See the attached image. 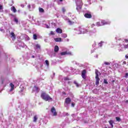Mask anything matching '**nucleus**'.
<instances>
[{
	"mask_svg": "<svg viewBox=\"0 0 128 128\" xmlns=\"http://www.w3.org/2000/svg\"><path fill=\"white\" fill-rule=\"evenodd\" d=\"M44 27L46 28H50V26L49 25H48L46 24H44Z\"/></svg>",
	"mask_w": 128,
	"mask_h": 128,
	"instance_id": "obj_35",
	"label": "nucleus"
},
{
	"mask_svg": "<svg viewBox=\"0 0 128 128\" xmlns=\"http://www.w3.org/2000/svg\"><path fill=\"white\" fill-rule=\"evenodd\" d=\"M60 2H62V0H60Z\"/></svg>",
	"mask_w": 128,
	"mask_h": 128,
	"instance_id": "obj_56",
	"label": "nucleus"
},
{
	"mask_svg": "<svg viewBox=\"0 0 128 128\" xmlns=\"http://www.w3.org/2000/svg\"><path fill=\"white\" fill-rule=\"evenodd\" d=\"M33 38L34 40H38V36H36V34H34L33 35Z\"/></svg>",
	"mask_w": 128,
	"mask_h": 128,
	"instance_id": "obj_30",
	"label": "nucleus"
},
{
	"mask_svg": "<svg viewBox=\"0 0 128 128\" xmlns=\"http://www.w3.org/2000/svg\"><path fill=\"white\" fill-rule=\"evenodd\" d=\"M28 40H30V38L28 37Z\"/></svg>",
	"mask_w": 128,
	"mask_h": 128,
	"instance_id": "obj_54",
	"label": "nucleus"
},
{
	"mask_svg": "<svg viewBox=\"0 0 128 128\" xmlns=\"http://www.w3.org/2000/svg\"><path fill=\"white\" fill-rule=\"evenodd\" d=\"M115 38L117 42H119V47L118 49L119 52H124V50L128 48V40H125L124 42L122 38H120L118 36H116Z\"/></svg>",
	"mask_w": 128,
	"mask_h": 128,
	"instance_id": "obj_1",
	"label": "nucleus"
},
{
	"mask_svg": "<svg viewBox=\"0 0 128 128\" xmlns=\"http://www.w3.org/2000/svg\"><path fill=\"white\" fill-rule=\"evenodd\" d=\"M104 84H108V80L106 79L104 80Z\"/></svg>",
	"mask_w": 128,
	"mask_h": 128,
	"instance_id": "obj_39",
	"label": "nucleus"
},
{
	"mask_svg": "<svg viewBox=\"0 0 128 128\" xmlns=\"http://www.w3.org/2000/svg\"><path fill=\"white\" fill-rule=\"evenodd\" d=\"M95 74H96V86H98L100 84V78H98V76H100V72L98 70H95Z\"/></svg>",
	"mask_w": 128,
	"mask_h": 128,
	"instance_id": "obj_5",
	"label": "nucleus"
},
{
	"mask_svg": "<svg viewBox=\"0 0 128 128\" xmlns=\"http://www.w3.org/2000/svg\"><path fill=\"white\" fill-rule=\"evenodd\" d=\"M55 74H55L54 73L53 74L54 76Z\"/></svg>",
	"mask_w": 128,
	"mask_h": 128,
	"instance_id": "obj_52",
	"label": "nucleus"
},
{
	"mask_svg": "<svg viewBox=\"0 0 128 128\" xmlns=\"http://www.w3.org/2000/svg\"><path fill=\"white\" fill-rule=\"evenodd\" d=\"M68 37V35L66 34H62V38H66Z\"/></svg>",
	"mask_w": 128,
	"mask_h": 128,
	"instance_id": "obj_29",
	"label": "nucleus"
},
{
	"mask_svg": "<svg viewBox=\"0 0 128 128\" xmlns=\"http://www.w3.org/2000/svg\"><path fill=\"white\" fill-rule=\"evenodd\" d=\"M76 10L78 12H80V10H82V5L84 4L82 1V0H76Z\"/></svg>",
	"mask_w": 128,
	"mask_h": 128,
	"instance_id": "obj_3",
	"label": "nucleus"
},
{
	"mask_svg": "<svg viewBox=\"0 0 128 128\" xmlns=\"http://www.w3.org/2000/svg\"><path fill=\"white\" fill-rule=\"evenodd\" d=\"M33 90L34 92H39L40 89H38V88L36 87V86H34L33 88Z\"/></svg>",
	"mask_w": 128,
	"mask_h": 128,
	"instance_id": "obj_23",
	"label": "nucleus"
},
{
	"mask_svg": "<svg viewBox=\"0 0 128 128\" xmlns=\"http://www.w3.org/2000/svg\"><path fill=\"white\" fill-rule=\"evenodd\" d=\"M44 9L42 8H39V12H44Z\"/></svg>",
	"mask_w": 128,
	"mask_h": 128,
	"instance_id": "obj_34",
	"label": "nucleus"
},
{
	"mask_svg": "<svg viewBox=\"0 0 128 128\" xmlns=\"http://www.w3.org/2000/svg\"><path fill=\"white\" fill-rule=\"evenodd\" d=\"M38 116H34L33 119V122H36V120H38Z\"/></svg>",
	"mask_w": 128,
	"mask_h": 128,
	"instance_id": "obj_25",
	"label": "nucleus"
},
{
	"mask_svg": "<svg viewBox=\"0 0 128 128\" xmlns=\"http://www.w3.org/2000/svg\"><path fill=\"white\" fill-rule=\"evenodd\" d=\"M62 12L64 13L66 12V8H62Z\"/></svg>",
	"mask_w": 128,
	"mask_h": 128,
	"instance_id": "obj_42",
	"label": "nucleus"
},
{
	"mask_svg": "<svg viewBox=\"0 0 128 128\" xmlns=\"http://www.w3.org/2000/svg\"><path fill=\"white\" fill-rule=\"evenodd\" d=\"M72 106L74 108V104L72 103Z\"/></svg>",
	"mask_w": 128,
	"mask_h": 128,
	"instance_id": "obj_47",
	"label": "nucleus"
},
{
	"mask_svg": "<svg viewBox=\"0 0 128 128\" xmlns=\"http://www.w3.org/2000/svg\"><path fill=\"white\" fill-rule=\"evenodd\" d=\"M10 38H12V40H16V34H14V32H10Z\"/></svg>",
	"mask_w": 128,
	"mask_h": 128,
	"instance_id": "obj_12",
	"label": "nucleus"
},
{
	"mask_svg": "<svg viewBox=\"0 0 128 128\" xmlns=\"http://www.w3.org/2000/svg\"><path fill=\"white\" fill-rule=\"evenodd\" d=\"M58 50H60V48H58V46H54V52H58Z\"/></svg>",
	"mask_w": 128,
	"mask_h": 128,
	"instance_id": "obj_24",
	"label": "nucleus"
},
{
	"mask_svg": "<svg viewBox=\"0 0 128 128\" xmlns=\"http://www.w3.org/2000/svg\"><path fill=\"white\" fill-rule=\"evenodd\" d=\"M86 70H83L82 74V78H86Z\"/></svg>",
	"mask_w": 128,
	"mask_h": 128,
	"instance_id": "obj_18",
	"label": "nucleus"
},
{
	"mask_svg": "<svg viewBox=\"0 0 128 128\" xmlns=\"http://www.w3.org/2000/svg\"><path fill=\"white\" fill-rule=\"evenodd\" d=\"M50 112H51V114H52L53 116H58V112H56V108H54V107H52L51 108Z\"/></svg>",
	"mask_w": 128,
	"mask_h": 128,
	"instance_id": "obj_8",
	"label": "nucleus"
},
{
	"mask_svg": "<svg viewBox=\"0 0 128 128\" xmlns=\"http://www.w3.org/2000/svg\"><path fill=\"white\" fill-rule=\"evenodd\" d=\"M104 44V42L101 41L100 42L98 43V45L97 46L96 43L94 42L92 45V48L94 50H96V48H102Z\"/></svg>",
	"mask_w": 128,
	"mask_h": 128,
	"instance_id": "obj_6",
	"label": "nucleus"
},
{
	"mask_svg": "<svg viewBox=\"0 0 128 128\" xmlns=\"http://www.w3.org/2000/svg\"><path fill=\"white\" fill-rule=\"evenodd\" d=\"M72 101V100H70V98H66V100H65V104H64V106H68V104H69L70 103V102Z\"/></svg>",
	"mask_w": 128,
	"mask_h": 128,
	"instance_id": "obj_13",
	"label": "nucleus"
},
{
	"mask_svg": "<svg viewBox=\"0 0 128 128\" xmlns=\"http://www.w3.org/2000/svg\"><path fill=\"white\" fill-rule=\"evenodd\" d=\"M0 32H4V28H0Z\"/></svg>",
	"mask_w": 128,
	"mask_h": 128,
	"instance_id": "obj_40",
	"label": "nucleus"
},
{
	"mask_svg": "<svg viewBox=\"0 0 128 128\" xmlns=\"http://www.w3.org/2000/svg\"><path fill=\"white\" fill-rule=\"evenodd\" d=\"M116 120L118 122H120V118L118 117H116Z\"/></svg>",
	"mask_w": 128,
	"mask_h": 128,
	"instance_id": "obj_38",
	"label": "nucleus"
},
{
	"mask_svg": "<svg viewBox=\"0 0 128 128\" xmlns=\"http://www.w3.org/2000/svg\"><path fill=\"white\" fill-rule=\"evenodd\" d=\"M14 22H16V24H18V18H14Z\"/></svg>",
	"mask_w": 128,
	"mask_h": 128,
	"instance_id": "obj_31",
	"label": "nucleus"
},
{
	"mask_svg": "<svg viewBox=\"0 0 128 128\" xmlns=\"http://www.w3.org/2000/svg\"><path fill=\"white\" fill-rule=\"evenodd\" d=\"M0 12H4V6L0 4Z\"/></svg>",
	"mask_w": 128,
	"mask_h": 128,
	"instance_id": "obj_26",
	"label": "nucleus"
},
{
	"mask_svg": "<svg viewBox=\"0 0 128 128\" xmlns=\"http://www.w3.org/2000/svg\"><path fill=\"white\" fill-rule=\"evenodd\" d=\"M74 31L75 34H82V32L80 31V26H79L78 28H74Z\"/></svg>",
	"mask_w": 128,
	"mask_h": 128,
	"instance_id": "obj_9",
	"label": "nucleus"
},
{
	"mask_svg": "<svg viewBox=\"0 0 128 128\" xmlns=\"http://www.w3.org/2000/svg\"><path fill=\"white\" fill-rule=\"evenodd\" d=\"M64 80L65 82H66V80H70V78L68 77H64Z\"/></svg>",
	"mask_w": 128,
	"mask_h": 128,
	"instance_id": "obj_33",
	"label": "nucleus"
},
{
	"mask_svg": "<svg viewBox=\"0 0 128 128\" xmlns=\"http://www.w3.org/2000/svg\"><path fill=\"white\" fill-rule=\"evenodd\" d=\"M63 18L65 20H66L70 24H74V22H72L70 19H68V17H66V16H64L63 17Z\"/></svg>",
	"mask_w": 128,
	"mask_h": 128,
	"instance_id": "obj_16",
	"label": "nucleus"
},
{
	"mask_svg": "<svg viewBox=\"0 0 128 128\" xmlns=\"http://www.w3.org/2000/svg\"><path fill=\"white\" fill-rule=\"evenodd\" d=\"M110 124L112 128H114V125L112 124H114V121L112 120H110L109 121Z\"/></svg>",
	"mask_w": 128,
	"mask_h": 128,
	"instance_id": "obj_27",
	"label": "nucleus"
},
{
	"mask_svg": "<svg viewBox=\"0 0 128 128\" xmlns=\"http://www.w3.org/2000/svg\"><path fill=\"white\" fill-rule=\"evenodd\" d=\"M41 98L46 102H52V98L46 92H43L41 94Z\"/></svg>",
	"mask_w": 128,
	"mask_h": 128,
	"instance_id": "obj_2",
	"label": "nucleus"
},
{
	"mask_svg": "<svg viewBox=\"0 0 128 128\" xmlns=\"http://www.w3.org/2000/svg\"><path fill=\"white\" fill-rule=\"evenodd\" d=\"M50 34H51V36H54V32L52 31H51Z\"/></svg>",
	"mask_w": 128,
	"mask_h": 128,
	"instance_id": "obj_41",
	"label": "nucleus"
},
{
	"mask_svg": "<svg viewBox=\"0 0 128 128\" xmlns=\"http://www.w3.org/2000/svg\"><path fill=\"white\" fill-rule=\"evenodd\" d=\"M125 76H126V78H128V73L126 74Z\"/></svg>",
	"mask_w": 128,
	"mask_h": 128,
	"instance_id": "obj_48",
	"label": "nucleus"
},
{
	"mask_svg": "<svg viewBox=\"0 0 128 128\" xmlns=\"http://www.w3.org/2000/svg\"><path fill=\"white\" fill-rule=\"evenodd\" d=\"M125 58H128V54L126 55Z\"/></svg>",
	"mask_w": 128,
	"mask_h": 128,
	"instance_id": "obj_45",
	"label": "nucleus"
},
{
	"mask_svg": "<svg viewBox=\"0 0 128 128\" xmlns=\"http://www.w3.org/2000/svg\"><path fill=\"white\" fill-rule=\"evenodd\" d=\"M68 114H66V115L68 116Z\"/></svg>",
	"mask_w": 128,
	"mask_h": 128,
	"instance_id": "obj_59",
	"label": "nucleus"
},
{
	"mask_svg": "<svg viewBox=\"0 0 128 128\" xmlns=\"http://www.w3.org/2000/svg\"><path fill=\"white\" fill-rule=\"evenodd\" d=\"M56 32H57L58 34H62V29H60V28H58L56 30Z\"/></svg>",
	"mask_w": 128,
	"mask_h": 128,
	"instance_id": "obj_19",
	"label": "nucleus"
},
{
	"mask_svg": "<svg viewBox=\"0 0 128 128\" xmlns=\"http://www.w3.org/2000/svg\"><path fill=\"white\" fill-rule=\"evenodd\" d=\"M72 62L73 63V64H76V66H78V63L74 60L72 61Z\"/></svg>",
	"mask_w": 128,
	"mask_h": 128,
	"instance_id": "obj_32",
	"label": "nucleus"
},
{
	"mask_svg": "<svg viewBox=\"0 0 128 128\" xmlns=\"http://www.w3.org/2000/svg\"><path fill=\"white\" fill-rule=\"evenodd\" d=\"M80 31L81 34H88V30L82 26H80Z\"/></svg>",
	"mask_w": 128,
	"mask_h": 128,
	"instance_id": "obj_7",
	"label": "nucleus"
},
{
	"mask_svg": "<svg viewBox=\"0 0 128 128\" xmlns=\"http://www.w3.org/2000/svg\"><path fill=\"white\" fill-rule=\"evenodd\" d=\"M74 84H76V86L77 88L80 87V84H78V82H76V81H74Z\"/></svg>",
	"mask_w": 128,
	"mask_h": 128,
	"instance_id": "obj_28",
	"label": "nucleus"
},
{
	"mask_svg": "<svg viewBox=\"0 0 128 128\" xmlns=\"http://www.w3.org/2000/svg\"><path fill=\"white\" fill-rule=\"evenodd\" d=\"M96 25L94 24H92L91 25V28H94V26Z\"/></svg>",
	"mask_w": 128,
	"mask_h": 128,
	"instance_id": "obj_43",
	"label": "nucleus"
},
{
	"mask_svg": "<svg viewBox=\"0 0 128 128\" xmlns=\"http://www.w3.org/2000/svg\"><path fill=\"white\" fill-rule=\"evenodd\" d=\"M127 92H128V89H127Z\"/></svg>",
	"mask_w": 128,
	"mask_h": 128,
	"instance_id": "obj_58",
	"label": "nucleus"
},
{
	"mask_svg": "<svg viewBox=\"0 0 128 128\" xmlns=\"http://www.w3.org/2000/svg\"><path fill=\"white\" fill-rule=\"evenodd\" d=\"M66 41H67V42H70V40H69V39H67V40H66Z\"/></svg>",
	"mask_w": 128,
	"mask_h": 128,
	"instance_id": "obj_49",
	"label": "nucleus"
},
{
	"mask_svg": "<svg viewBox=\"0 0 128 128\" xmlns=\"http://www.w3.org/2000/svg\"><path fill=\"white\" fill-rule=\"evenodd\" d=\"M45 62H46V64L47 66H50V64L48 63V60H46L45 61Z\"/></svg>",
	"mask_w": 128,
	"mask_h": 128,
	"instance_id": "obj_36",
	"label": "nucleus"
},
{
	"mask_svg": "<svg viewBox=\"0 0 128 128\" xmlns=\"http://www.w3.org/2000/svg\"><path fill=\"white\" fill-rule=\"evenodd\" d=\"M110 24V21L108 20H101L100 22H97L96 23V26H104V24Z\"/></svg>",
	"mask_w": 128,
	"mask_h": 128,
	"instance_id": "obj_4",
	"label": "nucleus"
},
{
	"mask_svg": "<svg viewBox=\"0 0 128 128\" xmlns=\"http://www.w3.org/2000/svg\"><path fill=\"white\" fill-rule=\"evenodd\" d=\"M34 48H35V50H40V44H35Z\"/></svg>",
	"mask_w": 128,
	"mask_h": 128,
	"instance_id": "obj_17",
	"label": "nucleus"
},
{
	"mask_svg": "<svg viewBox=\"0 0 128 128\" xmlns=\"http://www.w3.org/2000/svg\"><path fill=\"white\" fill-rule=\"evenodd\" d=\"M89 34H92V32H90L89 33Z\"/></svg>",
	"mask_w": 128,
	"mask_h": 128,
	"instance_id": "obj_53",
	"label": "nucleus"
},
{
	"mask_svg": "<svg viewBox=\"0 0 128 128\" xmlns=\"http://www.w3.org/2000/svg\"><path fill=\"white\" fill-rule=\"evenodd\" d=\"M60 54L61 56H66V54H69L70 56H72V53L70 52L66 51L61 52Z\"/></svg>",
	"mask_w": 128,
	"mask_h": 128,
	"instance_id": "obj_14",
	"label": "nucleus"
},
{
	"mask_svg": "<svg viewBox=\"0 0 128 128\" xmlns=\"http://www.w3.org/2000/svg\"><path fill=\"white\" fill-rule=\"evenodd\" d=\"M10 86L11 88L10 90V92H12V90H14V84H12V83H10Z\"/></svg>",
	"mask_w": 128,
	"mask_h": 128,
	"instance_id": "obj_21",
	"label": "nucleus"
},
{
	"mask_svg": "<svg viewBox=\"0 0 128 128\" xmlns=\"http://www.w3.org/2000/svg\"><path fill=\"white\" fill-rule=\"evenodd\" d=\"M18 46L20 48H26V44L22 42H19L18 44Z\"/></svg>",
	"mask_w": 128,
	"mask_h": 128,
	"instance_id": "obj_15",
	"label": "nucleus"
},
{
	"mask_svg": "<svg viewBox=\"0 0 128 128\" xmlns=\"http://www.w3.org/2000/svg\"><path fill=\"white\" fill-rule=\"evenodd\" d=\"M20 6H21L22 8H24V5L23 4H22L20 5Z\"/></svg>",
	"mask_w": 128,
	"mask_h": 128,
	"instance_id": "obj_44",
	"label": "nucleus"
},
{
	"mask_svg": "<svg viewBox=\"0 0 128 128\" xmlns=\"http://www.w3.org/2000/svg\"><path fill=\"white\" fill-rule=\"evenodd\" d=\"M92 52H94V51H92Z\"/></svg>",
	"mask_w": 128,
	"mask_h": 128,
	"instance_id": "obj_55",
	"label": "nucleus"
},
{
	"mask_svg": "<svg viewBox=\"0 0 128 128\" xmlns=\"http://www.w3.org/2000/svg\"><path fill=\"white\" fill-rule=\"evenodd\" d=\"M123 64H126V62H125V61H124V62H123Z\"/></svg>",
	"mask_w": 128,
	"mask_h": 128,
	"instance_id": "obj_46",
	"label": "nucleus"
},
{
	"mask_svg": "<svg viewBox=\"0 0 128 128\" xmlns=\"http://www.w3.org/2000/svg\"><path fill=\"white\" fill-rule=\"evenodd\" d=\"M10 10L12 12H16V8L14 6L11 7Z\"/></svg>",
	"mask_w": 128,
	"mask_h": 128,
	"instance_id": "obj_22",
	"label": "nucleus"
},
{
	"mask_svg": "<svg viewBox=\"0 0 128 128\" xmlns=\"http://www.w3.org/2000/svg\"><path fill=\"white\" fill-rule=\"evenodd\" d=\"M54 40H55V42H62V38H54Z\"/></svg>",
	"mask_w": 128,
	"mask_h": 128,
	"instance_id": "obj_20",
	"label": "nucleus"
},
{
	"mask_svg": "<svg viewBox=\"0 0 128 128\" xmlns=\"http://www.w3.org/2000/svg\"><path fill=\"white\" fill-rule=\"evenodd\" d=\"M84 16L85 18H92V14L89 11L86 12Z\"/></svg>",
	"mask_w": 128,
	"mask_h": 128,
	"instance_id": "obj_11",
	"label": "nucleus"
},
{
	"mask_svg": "<svg viewBox=\"0 0 128 128\" xmlns=\"http://www.w3.org/2000/svg\"><path fill=\"white\" fill-rule=\"evenodd\" d=\"M36 8V6H34V4H32L31 6L30 4L28 5V8L30 10V12H32V10H34V8Z\"/></svg>",
	"mask_w": 128,
	"mask_h": 128,
	"instance_id": "obj_10",
	"label": "nucleus"
},
{
	"mask_svg": "<svg viewBox=\"0 0 128 128\" xmlns=\"http://www.w3.org/2000/svg\"><path fill=\"white\" fill-rule=\"evenodd\" d=\"M72 116H73V118H74V114H72Z\"/></svg>",
	"mask_w": 128,
	"mask_h": 128,
	"instance_id": "obj_51",
	"label": "nucleus"
},
{
	"mask_svg": "<svg viewBox=\"0 0 128 128\" xmlns=\"http://www.w3.org/2000/svg\"><path fill=\"white\" fill-rule=\"evenodd\" d=\"M32 58H34V56H32Z\"/></svg>",
	"mask_w": 128,
	"mask_h": 128,
	"instance_id": "obj_50",
	"label": "nucleus"
},
{
	"mask_svg": "<svg viewBox=\"0 0 128 128\" xmlns=\"http://www.w3.org/2000/svg\"><path fill=\"white\" fill-rule=\"evenodd\" d=\"M104 64L106 66H110V62H104Z\"/></svg>",
	"mask_w": 128,
	"mask_h": 128,
	"instance_id": "obj_37",
	"label": "nucleus"
},
{
	"mask_svg": "<svg viewBox=\"0 0 128 128\" xmlns=\"http://www.w3.org/2000/svg\"><path fill=\"white\" fill-rule=\"evenodd\" d=\"M96 58H98V55L96 56Z\"/></svg>",
	"mask_w": 128,
	"mask_h": 128,
	"instance_id": "obj_57",
	"label": "nucleus"
}]
</instances>
